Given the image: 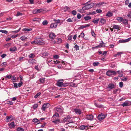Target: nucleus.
<instances>
[{
  "instance_id": "1",
  "label": "nucleus",
  "mask_w": 131,
  "mask_h": 131,
  "mask_svg": "<svg viewBox=\"0 0 131 131\" xmlns=\"http://www.w3.org/2000/svg\"><path fill=\"white\" fill-rule=\"evenodd\" d=\"M63 79L59 80L57 82V85L59 87H65L68 85V84L67 83H63Z\"/></svg>"
},
{
  "instance_id": "2",
  "label": "nucleus",
  "mask_w": 131,
  "mask_h": 131,
  "mask_svg": "<svg viewBox=\"0 0 131 131\" xmlns=\"http://www.w3.org/2000/svg\"><path fill=\"white\" fill-rule=\"evenodd\" d=\"M94 5V3H91L90 4H87L83 7V9H85V10L88 9L93 7Z\"/></svg>"
},
{
  "instance_id": "3",
  "label": "nucleus",
  "mask_w": 131,
  "mask_h": 131,
  "mask_svg": "<svg viewBox=\"0 0 131 131\" xmlns=\"http://www.w3.org/2000/svg\"><path fill=\"white\" fill-rule=\"evenodd\" d=\"M62 42V39L60 38H58L56 39V41L54 40H52L51 41V43L53 44H54L55 43H61Z\"/></svg>"
},
{
  "instance_id": "4",
  "label": "nucleus",
  "mask_w": 131,
  "mask_h": 131,
  "mask_svg": "<svg viewBox=\"0 0 131 131\" xmlns=\"http://www.w3.org/2000/svg\"><path fill=\"white\" fill-rule=\"evenodd\" d=\"M56 111L59 113H60L62 114L63 113V108L61 106H58L55 108Z\"/></svg>"
},
{
  "instance_id": "5",
  "label": "nucleus",
  "mask_w": 131,
  "mask_h": 131,
  "mask_svg": "<svg viewBox=\"0 0 131 131\" xmlns=\"http://www.w3.org/2000/svg\"><path fill=\"white\" fill-rule=\"evenodd\" d=\"M34 43L36 45H42L44 44V42L42 41L41 40L38 39L31 42V44H33Z\"/></svg>"
},
{
  "instance_id": "6",
  "label": "nucleus",
  "mask_w": 131,
  "mask_h": 131,
  "mask_svg": "<svg viewBox=\"0 0 131 131\" xmlns=\"http://www.w3.org/2000/svg\"><path fill=\"white\" fill-rule=\"evenodd\" d=\"M116 73L115 71L111 70L108 71L106 73V75L109 76L112 75H116Z\"/></svg>"
},
{
  "instance_id": "7",
  "label": "nucleus",
  "mask_w": 131,
  "mask_h": 131,
  "mask_svg": "<svg viewBox=\"0 0 131 131\" xmlns=\"http://www.w3.org/2000/svg\"><path fill=\"white\" fill-rule=\"evenodd\" d=\"M106 116L107 115H104L103 113H101L99 115L98 119L100 121H102L104 119Z\"/></svg>"
},
{
  "instance_id": "8",
  "label": "nucleus",
  "mask_w": 131,
  "mask_h": 131,
  "mask_svg": "<svg viewBox=\"0 0 131 131\" xmlns=\"http://www.w3.org/2000/svg\"><path fill=\"white\" fill-rule=\"evenodd\" d=\"M50 106V105L48 103L45 104H43L41 108V110L43 111H45L46 109L48 108Z\"/></svg>"
},
{
  "instance_id": "9",
  "label": "nucleus",
  "mask_w": 131,
  "mask_h": 131,
  "mask_svg": "<svg viewBox=\"0 0 131 131\" xmlns=\"http://www.w3.org/2000/svg\"><path fill=\"white\" fill-rule=\"evenodd\" d=\"M14 119L12 115H10L9 116H7L6 121L7 122H8L12 121Z\"/></svg>"
},
{
  "instance_id": "10",
  "label": "nucleus",
  "mask_w": 131,
  "mask_h": 131,
  "mask_svg": "<svg viewBox=\"0 0 131 131\" xmlns=\"http://www.w3.org/2000/svg\"><path fill=\"white\" fill-rule=\"evenodd\" d=\"M106 4L104 2H102L96 3L95 5L96 6L100 7L102 6H103Z\"/></svg>"
},
{
  "instance_id": "11",
  "label": "nucleus",
  "mask_w": 131,
  "mask_h": 131,
  "mask_svg": "<svg viewBox=\"0 0 131 131\" xmlns=\"http://www.w3.org/2000/svg\"><path fill=\"white\" fill-rule=\"evenodd\" d=\"M9 127L11 128H13L15 126V125L14 122H12L8 124Z\"/></svg>"
},
{
  "instance_id": "12",
  "label": "nucleus",
  "mask_w": 131,
  "mask_h": 131,
  "mask_svg": "<svg viewBox=\"0 0 131 131\" xmlns=\"http://www.w3.org/2000/svg\"><path fill=\"white\" fill-rule=\"evenodd\" d=\"M56 37L55 34L53 32H51L49 35V37L51 39H54Z\"/></svg>"
},
{
  "instance_id": "13",
  "label": "nucleus",
  "mask_w": 131,
  "mask_h": 131,
  "mask_svg": "<svg viewBox=\"0 0 131 131\" xmlns=\"http://www.w3.org/2000/svg\"><path fill=\"white\" fill-rule=\"evenodd\" d=\"M77 114H80L81 113V110L80 109H74V111Z\"/></svg>"
},
{
  "instance_id": "14",
  "label": "nucleus",
  "mask_w": 131,
  "mask_h": 131,
  "mask_svg": "<svg viewBox=\"0 0 131 131\" xmlns=\"http://www.w3.org/2000/svg\"><path fill=\"white\" fill-rule=\"evenodd\" d=\"M57 23H52L50 26L51 28H55L57 27Z\"/></svg>"
},
{
  "instance_id": "15",
  "label": "nucleus",
  "mask_w": 131,
  "mask_h": 131,
  "mask_svg": "<svg viewBox=\"0 0 131 131\" xmlns=\"http://www.w3.org/2000/svg\"><path fill=\"white\" fill-rule=\"evenodd\" d=\"M90 25V24H87L85 25H82L79 27V28L81 29H83V28H86V27H89Z\"/></svg>"
},
{
  "instance_id": "16",
  "label": "nucleus",
  "mask_w": 131,
  "mask_h": 131,
  "mask_svg": "<svg viewBox=\"0 0 131 131\" xmlns=\"http://www.w3.org/2000/svg\"><path fill=\"white\" fill-rule=\"evenodd\" d=\"M71 118H72L71 117H70L69 116H68L63 119V121L64 122H68L69 119V120L71 119Z\"/></svg>"
},
{
  "instance_id": "17",
  "label": "nucleus",
  "mask_w": 131,
  "mask_h": 131,
  "mask_svg": "<svg viewBox=\"0 0 131 131\" xmlns=\"http://www.w3.org/2000/svg\"><path fill=\"white\" fill-rule=\"evenodd\" d=\"M88 128V126L82 125L80 127V128L81 130L87 129Z\"/></svg>"
},
{
  "instance_id": "18",
  "label": "nucleus",
  "mask_w": 131,
  "mask_h": 131,
  "mask_svg": "<svg viewBox=\"0 0 131 131\" xmlns=\"http://www.w3.org/2000/svg\"><path fill=\"white\" fill-rule=\"evenodd\" d=\"M93 116L92 115H87L86 117L87 119L90 120L93 119Z\"/></svg>"
},
{
  "instance_id": "19",
  "label": "nucleus",
  "mask_w": 131,
  "mask_h": 131,
  "mask_svg": "<svg viewBox=\"0 0 131 131\" xmlns=\"http://www.w3.org/2000/svg\"><path fill=\"white\" fill-rule=\"evenodd\" d=\"M59 117V114L57 113H56L53 116V119L58 118Z\"/></svg>"
},
{
  "instance_id": "20",
  "label": "nucleus",
  "mask_w": 131,
  "mask_h": 131,
  "mask_svg": "<svg viewBox=\"0 0 131 131\" xmlns=\"http://www.w3.org/2000/svg\"><path fill=\"white\" fill-rule=\"evenodd\" d=\"M121 28L118 25H114L113 26V29L119 30Z\"/></svg>"
},
{
  "instance_id": "21",
  "label": "nucleus",
  "mask_w": 131,
  "mask_h": 131,
  "mask_svg": "<svg viewBox=\"0 0 131 131\" xmlns=\"http://www.w3.org/2000/svg\"><path fill=\"white\" fill-rule=\"evenodd\" d=\"M121 105L123 107L128 106L129 105V104L127 102H125L123 103Z\"/></svg>"
},
{
  "instance_id": "22",
  "label": "nucleus",
  "mask_w": 131,
  "mask_h": 131,
  "mask_svg": "<svg viewBox=\"0 0 131 131\" xmlns=\"http://www.w3.org/2000/svg\"><path fill=\"white\" fill-rule=\"evenodd\" d=\"M114 87V86L113 84H108L107 88L110 89H112Z\"/></svg>"
},
{
  "instance_id": "23",
  "label": "nucleus",
  "mask_w": 131,
  "mask_h": 131,
  "mask_svg": "<svg viewBox=\"0 0 131 131\" xmlns=\"http://www.w3.org/2000/svg\"><path fill=\"white\" fill-rule=\"evenodd\" d=\"M106 20L103 18H102L100 20V22L102 24H104L106 23Z\"/></svg>"
},
{
  "instance_id": "24",
  "label": "nucleus",
  "mask_w": 131,
  "mask_h": 131,
  "mask_svg": "<svg viewBox=\"0 0 131 131\" xmlns=\"http://www.w3.org/2000/svg\"><path fill=\"white\" fill-rule=\"evenodd\" d=\"M35 60L34 59H30L28 60V62L31 64H33L35 62Z\"/></svg>"
},
{
  "instance_id": "25",
  "label": "nucleus",
  "mask_w": 131,
  "mask_h": 131,
  "mask_svg": "<svg viewBox=\"0 0 131 131\" xmlns=\"http://www.w3.org/2000/svg\"><path fill=\"white\" fill-rule=\"evenodd\" d=\"M113 15V13L110 12H108L107 14H106V16L108 17H110Z\"/></svg>"
},
{
  "instance_id": "26",
  "label": "nucleus",
  "mask_w": 131,
  "mask_h": 131,
  "mask_svg": "<svg viewBox=\"0 0 131 131\" xmlns=\"http://www.w3.org/2000/svg\"><path fill=\"white\" fill-rule=\"evenodd\" d=\"M9 50L10 51H15L17 50V48L15 47H13L10 48Z\"/></svg>"
},
{
  "instance_id": "27",
  "label": "nucleus",
  "mask_w": 131,
  "mask_h": 131,
  "mask_svg": "<svg viewBox=\"0 0 131 131\" xmlns=\"http://www.w3.org/2000/svg\"><path fill=\"white\" fill-rule=\"evenodd\" d=\"M100 20L99 18L96 19L95 20H94L92 21V22L94 23L95 24H97L98 23V22Z\"/></svg>"
},
{
  "instance_id": "28",
  "label": "nucleus",
  "mask_w": 131,
  "mask_h": 131,
  "mask_svg": "<svg viewBox=\"0 0 131 131\" xmlns=\"http://www.w3.org/2000/svg\"><path fill=\"white\" fill-rule=\"evenodd\" d=\"M123 18L121 17H118L117 18L116 20L120 22H122L123 20Z\"/></svg>"
},
{
  "instance_id": "29",
  "label": "nucleus",
  "mask_w": 131,
  "mask_h": 131,
  "mask_svg": "<svg viewBox=\"0 0 131 131\" xmlns=\"http://www.w3.org/2000/svg\"><path fill=\"white\" fill-rule=\"evenodd\" d=\"M123 53V52H118L116 54H115L114 55V56L115 57H117V56L120 55L121 54H122Z\"/></svg>"
},
{
  "instance_id": "30",
  "label": "nucleus",
  "mask_w": 131,
  "mask_h": 131,
  "mask_svg": "<svg viewBox=\"0 0 131 131\" xmlns=\"http://www.w3.org/2000/svg\"><path fill=\"white\" fill-rule=\"evenodd\" d=\"M104 43L102 42V43H100V45H98L96 47L98 48V47H104V46L103 45Z\"/></svg>"
},
{
  "instance_id": "31",
  "label": "nucleus",
  "mask_w": 131,
  "mask_h": 131,
  "mask_svg": "<svg viewBox=\"0 0 131 131\" xmlns=\"http://www.w3.org/2000/svg\"><path fill=\"white\" fill-rule=\"evenodd\" d=\"M32 29L31 28H24L23 30V31H30L32 30Z\"/></svg>"
},
{
  "instance_id": "32",
  "label": "nucleus",
  "mask_w": 131,
  "mask_h": 131,
  "mask_svg": "<svg viewBox=\"0 0 131 131\" xmlns=\"http://www.w3.org/2000/svg\"><path fill=\"white\" fill-rule=\"evenodd\" d=\"M128 20L126 19H123V20L122 21L123 24L125 25H126L128 24Z\"/></svg>"
},
{
  "instance_id": "33",
  "label": "nucleus",
  "mask_w": 131,
  "mask_h": 131,
  "mask_svg": "<svg viewBox=\"0 0 131 131\" xmlns=\"http://www.w3.org/2000/svg\"><path fill=\"white\" fill-rule=\"evenodd\" d=\"M84 18L85 19V20H87L90 19L91 18V17L89 16H87L86 17H84Z\"/></svg>"
},
{
  "instance_id": "34",
  "label": "nucleus",
  "mask_w": 131,
  "mask_h": 131,
  "mask_svg": "<svg viewBox=\"0 0 131 131\" xmlns=\"http://www.w3.org/2000/svg\"><path fill=\"white\" fill-rule=\"evenodd\" d=\"M20 39L22 41H24V40H25L26 39H27V38L25 36H23L21 37L20 38Z\"/></svg>"
},
{
  "instance_id": "35",
  "label": "nucleus",
  "mask_w": 131,
  "mask_h": 131,
  "mask_svg": "<svg viewBox=\"0 0 131 131\" xmlns=\"http://www.w3.org/2000/svg\"><path fill=\"white\" fill-rule=\"evenodd\" d=\"M127 16L128 17L129 19L131 20V12H129L127 15Z\"/></svg>"
},
{
  "instance_id": "36",
  "label": "nucleus",
  "mask_w": 131,
  "mask_h": 131,
  "mask_svg": "<svg viewBox=\"0 0 131 131\" xmlns=\"http://www.w3.org/2000/svg\"><path fill=\"white\" fill-rule=\"evenodd\" d=\"M39 80L41 83H43L45 81V79L43 78H40L39 79Z\"/></svg>"
},
{
  "instance_id": "37",
  "label": "nucleus",
  "mask_w": 131,
  "mask_h": 131,
  "mask_svg": "<svg viewBox=\"0 0 131 131\" xmlns=\"http://www.w3.org/2000/svg\"><path fill=\"white\" fill-rule=\"evenodd\" d=\"M48 54L46 52H45L42 53V56L45 57L48 56Z\"/></svg>"
},
{
  "instance_id": "38",
  "label": "nucleus",
  "mask_w": 131,
  "mask_h": 131,
  "mask_svg": "<svg viewBox=\"0 0 131 131\" xmlns=\"http://www.w3.org/2000/svg\"><path fill=\"white\" fill-rule=\"evenodd\" d=\"M32 121L34 122L35 123H38L39 121V120L37 118H35L33 119Z\"/></svg>"
},
{
  "instance_id": "39",
  "label": "nucleus",
  "mask_w": 131,
  "mask_h": 131,
  "mask_svg": "<svg viewBox=\"0 0 131 131\" xmlns=\"http://www.w3.org/2000/svg\"><path fill=\"white\" fill-rule=\"evenodd\" d=\"M0 32H2L3 33L6 34L8 33V31L5 30H0Z\"/></svg>"
},
{
  "instance_id": "40",
  "label": "nucleus",
  "mask_w": 131,
  "mask_h": 131,
  "mask_svg": "<svg viewBox=\"0 0 131 131\" xmlns=\"http://www.w3.org/2000/svg\"><path fill=\"white\" fill-rule=\"evenodd\" d=\"M17 130V131H24L23 129L20 127L18 128Z\"/></svg>"
},
{
  "instance_id": "41",
  "label": "nucleus",
  "mask_w": 131,
  "mask_h": 131,
  "mask_svg": "<svg viewBox=\"0 0 131 131\" xmlns=\"http://www.w3.org/2000/svg\"><path fill=\"white\" fill-rule=\"evenodd\" d=\"M85 9H83V7L82 9H78V11L81 13H83L84 12V11Z\"/></svg>"
},
{
  "instance_id": "42",
  "label": "nucleus",
  "mask_w": 131,
  "mask_h": 131,
  "mask_svg": "<svg viewBox=\"0 0 131 131\" xmlns=\"http://www.w3.org/2000/svg\"><path fill=\"white\" fill-rule=\"evenodd\" d=\"M99 64V63L98 62H95L93 63V64L94 66H98Z\"/></svg>"
},
{
  "instance_id": "43",
  "label": "nucleus",
  "mask_w": 131,
  "mask_h": 131,
  "mask_svg": "<svg viewBox=\"0 0 131 131\" xmlns=\"http://www.w3.org/2000/svg\"><path fill=\"white\" fill-rule=\"evenodd\" d=\"M60 121V119H56L55 121H52V122L53 123L56 124L57 123L59 122Z\"/></svg>"
},
{
  "instance_id": "44",
  "label": "nucleus",
  "mask_w": 131,
  "mask_h": 131,
  "mask_svg": "<svg viewBox=\"0 0 131 131\" xmlns=\"http://www.w3.org/2000/svg\"><path fill=\"white\" fill-rule=\"evenodd\" d=\"M84 36V34L83 32H82L80 34V35L78 37L80 38V36H81L82 38H83Z\"/></svg>"
},
{
  "instance_id": "45",
  "label": "nucleus",
  "mask_w": 131,
  "mask_h": 131,
  "mask_svg": "<svg viewBox=\"0 0 131 131\" xmlns=\"http://www.w3.org/2000/svg\"><path fill=\"white\" fill-rule=\"evenodd\" d=\"M131 39V37L129 38H128V39H126L125 40H124V42H128Z\"/></svg>"
},
{
  "instance_id": "46",
  "label": "nucleus",
  "mask_w": 131,
  "mask_h": 131,
  "mask_svg": "<svg viewBox=\"0 0 131 131\" xmlns=\"http://www.w3.org/2000/svg\"><path fill=\"white\" fill-rule=\"evenodd\" d=\"M7 104H8L12 105L13 104V103L11 101H8L7 102Z\"/></svg>"
},
{
  "instance_id": "47",
  "label": "nucleus",
  "mask_w": 131,
  "mask_h": 131,
  "mask_svg": "<svg viewBox=\"0 0 131 131\" xmlns=\"http://www.w3.org/2000/svg\"><path fill=\"white\" fill-rule=\"evenodd\" d=\"M48 22L47 20H44L42 23V24L43 25H47L48 24Z\"/></svg>"
},
{
  "instance_id": "48",
  "label": "nucleus",
  "mask_w": 131,
  "mask_h": 131,
  "mask_svg": "<svg viewBox=\"0 0 131 131\" xmlns=\"http://www.w3.org/2000/svg\"><path fill=\"white\" fill-rule=\"evenodd\" d=\"M36 10L37 13H38L41 12L42 11V9H36Z\"/></svg>"
},
{
  "instance_id": "49",
  "label": "nucleus",
  "mask_w": 131,
  "mask_h": 131,
  "mask_svg": "<svg viewBox=\"0 0 131 131\" xmlns=\"http://www.w3.org/2000/svg\"><path fill=\"white\" fill-rule=\"evenodd\" d=\"M41 94L40 92H39L37 93V94L34 96L35 98H36L39 96Z\"/></svg>"
},
{
  "instance_id": "50",
  "label": "nucleus",
  "mask_w": 131,
  "mask_h": 131,
  "mask_svg": "<svg viewBox=\"0 0 131 131\" xmlns=\"http://www.w3.org/2000/svg\"><path fill=\"white\" fill-rule=\"evenodd\" d=\"M22 15H23V14H22V13H20V12H17V14L16 15V16H21Z\"/></svg>"
},
{
  "instance_id": "51",
  "label": "nucleus",
  "mask_w": 131,
  "mask_h": 131,
  "mask_svg": "<svg viewBox=\"0 0 131 131\" xmlns=\"http://www.w3.org/2000/svg\"><path fill=\"white\" fill-rule=\"evenodd\" d=\"M69 9V7L67 6H66L64 7V12H66Z\"/></svg>"
},
{
  "instance_id": "52",
  "label": "nucleus",
  "mask_w": 131,
  "mask_h": 131,
  "mask_svg": "<svg viewBox=\"0 0 131 131\" xmlns=\"http://www.w3.org/2000/svg\"><path fill=\"white\" fill-rule=\"evenodd\" d=\"M12 77V75H7L6 76V78L8 79H10Z\"/></svg>"
},
{
  "instance_id": "53",
  "label": "nucleus",
  "mask_w": 131,
  "mask_h": 131,
  "mask_svg": "<svg viewBox=\"0 0 131 131\" xmlns=\"http://www.w3.org/2000/svg\"><path fill=\"white\" fill-rule=\"evenodd\" d=\"M74 48L76 50H79V47L77 45H75L74 46Z\"/></svg>"
},
{
  "instance_id": "54",
  "label": "nucleus",
  "mask_w": 131,
  "mask_h": 131,
  "mask_svg": "<svg viewBox=\"0 0 131 131\" xmlns=\"http://www.w3.org/2000/svg\"><path fill=\"white\" fill-rule=\"evenodd\" d=\"M119 86L120 88H122L123 86V83L122 82H120L119 83Z\"/></svg>"
},
{
  "instance_id": "55",
  "label": "nucleus",
  "mask_w": 131,
  "mask_h": 131,
  "mask_svg": "<svg viewBox=\"0 0 131 131\" xmlns=\"http://www.w3.org/2000/svg\"><path fill=\"white\" fill-rule=\"evenodd\" d=\"M53 57L54 58L56 59H58L59 58V56L57 55H55L53 56Z\"/></svg>"
},
{
  "instance_id": "56",
  "label": "nucleus",
  "mask_w": 131,
  "mask_h": 131,
  "mask_svg": "<svg viewBox=\"0 0 131 131\" xmlns=\"http://www.w3.org/2000/svg\"><path fill=\"white\" fill-rule=\"evenodd\" d=\"M38 106V105L37 104H35L33 105V107L34 109L37 108Z\"/></svg>"
},
{
  "instance_id": "57",
  "label": "nucleus",
  "mask_w": 131,
  "mask_h": 131,
  "mask_svg": "<svg viewBox=\"0 0 131 131\" xmlns=\"http://www.w3.org/2000/svg\"><path fill=\"white\" fill-rule=\"evenodd\" d=\"M96 12L98 13H100L102 12V10H101L100 9H97L96 10Z\"/></svg>"
},
{
  "instance_id": "58",
  "label": "nucleus",
  "mask_w": 131,
  "mask_h": 131,
  "mask_svg": "<svg viewBox=\"0 0 131 131\" xmlns=\"http://www.w3.org/2000/svg\"><path fill=\"white\" fill-rule=\"evenodd\" d=\"M34 54L33 53H31L30 54H29L28 56V57L30 58H34V57H33Z\"/></svg>"
},
{
  "instance_id": "59",
  "label": "nucleus",
  "mask_w": 131,
  "mask_h": 131,
  "mask_svg": "<svg viewBox=\"0 0 131 131\" xmlns=\"http://www.w3.org/2000/svg\"><path fill=\"white\" fill-rule=\"evenodd\" d=\"M127 78H124L121 79V80L123 81H126L127 80Z\"/></svg>"
},
{
  "instance_id": "60",
  "label": "nucleus",
  "mask_w": 131,
  "mask_h": 131,
  "mask_svg": "<svg viewBox=\"0 0 131 131\" xmlns=\"http://www.w3.org/2000/svg\"><path fill=\"white\" fill-rule=\"evenodd\" d=\"M72 13L73 15H75L76 14L77 12L75 10H73V11H72Z\"/></svg>"
},
{
  "instance_id": "61",
  "label": "nucleus",
  "mask_w": 131,
  "mask_h": 131,
  "mask_svg": "<svg viewBox=\"0 0 131 131\" xmlns=\"http://www.w3.org/2000/svg\"><path fill=\"white\" fill-rule=\"evenodd\" d=\"M81 17V15L80 14H78L77 15V18L79 19H80Z\"/></svg>"
},
{
  "instance_id": "62",
  "label": "nucleus",
  "mask_w": 131,
  "mask_h": 131,
  "mask_svg": "<svg viewBox=\"0 0 131 131\" xmlns=\"http://www.w3.org/2000/svg\"><path fill=\"white\" fill-rule=\"evenodd\" d=\"M32 20L34 21H39V19L38 18H34L32 19Z\"/></svg>"
},
{
  "instance_id": "63",
  "label": "nucleus",
  "mask_w": 131,
  "mask_h": 131,
  "mask_svg": "<svg viewBox=\"0 0 131 131\" xmlns=\"http://www.w3.org/2000/svg\"><path fill=\"white\" fill-rule=\"evenodd\" d=\"M18 36V35H13L12 36H10L11 38H14L16 37H17Z\"/></svg>"
},
{
  "instance_id": "64",
  "label": "nucleus",
  "mask_w": 131,
  "mask_h": 131,
  "mask_svg": "<svg viewBox=\"0 0 131 131\" xmlns=\"http://www.w3.org/2000/svg\"><path fill=\"white\" fill-rule=\"evenodd\" d=\"M91 34L94 37H95V34L93 31H92Z\"/></svg>"
}]
</instances>
